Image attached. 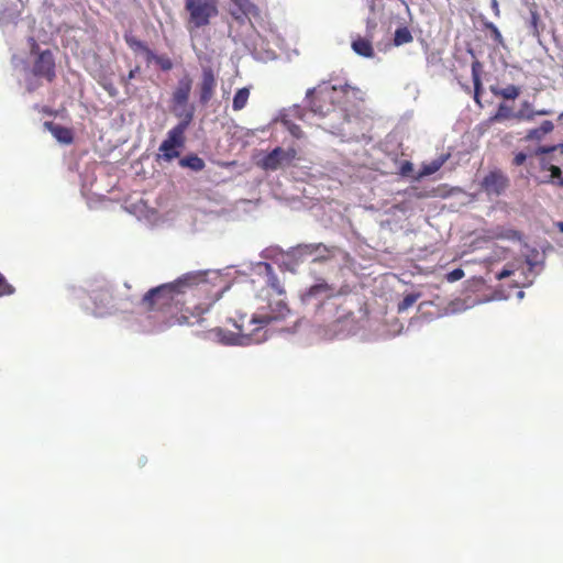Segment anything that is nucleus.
<instances>
[{"mask_svg": "<svg viewBox=\"0 0 563 563\" xmlns=\"http://www.w3.org/2000/svg\"><path fill=\"white\" fill-rule=\"evenodd\" d=\"M509 186V178L501 170L488 173L482 180V188L488 196H500Z\"/></svg>", "mask_w": 563, "mask_h": 563, "instance_id": "nucleus-10", "label": "nucleus"}, {"mask_svg": "<svg viewBox=\"0 0 563 563\" xmlns=\"http://www.w3.org/2000/svg\"><path fill=\"white\" fill-rule=\"evenodd\" d=\"M336 295L338 291L333 285H330L324 279L319 278L313 285L300 294V301L303 306L318 311Z\"/></svg>", "mask_w": 563, "mask_h": 563, "instance_id": "nucleus-5", "label": "nucleus"}, {"mask_svg": "<svg viewBox=\"0 0 563 563\" xmlns=\"http://www.w3.org/2000/svg\"><path fill=\"white\" fill-rule=\"evenodd\" d=\"M412 169V164L410 162H405L400 167V174L402 176H407Z\"/></svg>", "mask_w": 563, "mask_h": 563, "instance_id": "nucleus-45", "label": "nucleus"}, {"mask_svg": "<svg viewBox=\"0 0 563 563\" xmlns=\"http://www.w3.org/2000/svg\"><path fill=\"white\" fill-rule=\"evenodd\" d=\"M306 98L310 99V109L314 114L325 117L336 112L335 103H342L351 98L363 100V92L350 85H331L323 82L317 88L309 89Z\"/></svg>", "mask_w": 563, "mask_h": 563, "instance_id": "nucleus-2", "label": "nucleus"}, {"mask_svg": "<svg viewBox=\"0 0 563 563\" xmlns=\"http://www.w3.org/2000/svg\"><path fill=\"white\" fill-rule=\"evenodd\" d=\"M221 294L222 292H217L216 297L213 298V300L211 302L194 305L192 308L187 307L186 311H190L191 317L199 318L201 314H203L205 312H207L209 310L210 306L213 302L219 300V298L221 297ZM196 322H199V319H197Z\"/></svg>", "mask_w": 563, "mask_h": 563, "instance_id": "nucleus-32", "label": "nucleus"}, {"mask_svg": "<svg viewBox=\"0 0 563 563\" xmlns=\"http://www.w3.org/2000/svg\"><path fill=\"white\" fill-rule=\"evenodd\" d=\"M291 310L284 300L272 301L267 308L258 309V311L249 321L250 324L256 325L255 329L262 332V329L273 322H279L285 320Z\"/></svg>", "mask_w": 563, "mask_h": 563, "instance_id": "nucleus-6", "label": "nucleus"}, {"mask_svg": "<svg viewBox=\"0 0 563 563\" xmlns=\"http://www.w3.org/2000/svg\"><path fill=\"white\" fill-rule=\"evenodd\" d=\"M5 21H7V16H5V14H4V13H2V14L0 15V24L5 23Z\"/></svg>", "mask_w": 563, "mask_h": 563, "instance_id": "nucleus-55", "label": "nucleus"}, {"mask_svg": "<svg viewBox=\"0 0 563 563\" xmlns=\"http://www.w3.org/2000/svg\"><path fill=\"white\" fill-rule=\"evenodd\" d=\"M552 113V110L550 109H540L534 111V118L537 115H550Z\"/></svg>", "mask_w": 563, "mask_h": 563, "instance_id": "nucleus-51", "label": "nucleus"}, {"mask_svg": "<svg viewBox=\"0 0 563 563\" xmlns=\"http://www.w3.org/2000/svg\"><path fill=\"white\" fill-rule=\"evenodd\" d=\"M534 111L532 103L525 100L521 102L520 109L516 112L515 119L518 121L531 122L534 120Z\"/></svg>", "mask_w": 563, "mask_h": 563, "instance_id": "nucleus-29", "label": "nucleus"}, {"mask_svg": "<svg viewBox=\"0 0 563 563\" xmlns=\"http://www.w3.org/2000/svg\"><path fill=\"white\" fill-rule=\"evenodd\" d=\"M12 62L16 66V58L15 57L12 58Z\"/></svg>", "mask_w": 563, "mask_h": 563, "instance_id": "nucleus-58", "label": "nucleus"}, {"mask_svg": "<svg viewBox=\"0 0 563 563\" xmlns=\"http://www.w3.org/2000/svg\"><path fill=\"white\" fill-rule=\"evenodd\" d=\"M103 88L107 90V92L109 93V96L111 97H115L118 95V90L117 88L113 86V84L111 82H107L103 85Z\"/></svg>", "mask_w": 563, "mask_h": 563, "instance_id": "nucleus-47", "label": "nucleus"}, {"mask_svg": "<svg viewBox=\"0 0 563 563\" xmlns=\"http://www.w3.org/2000/svg\"><path fill=\"white\" fill-rule=\"evenodd\" d=\"M21 64H22L23 68H26V63L25 62L21 60Z\"/></svg>", "mask_w": 563, "mask_h": 563, "instance_id": "nucleus-57", "label": "nucleus"}, {"mask_svg": "<svg viewBox=\"0 0 563 563\" xmlns=\"http://www.w3.org/2000/svg\"><path fill=\"white\" fill-rule=\"evenodd\" d=\"M420 298L419 292L407 294L404 299L398 303V312H405Z\"/></svg>", "mask_w": 563, "mask_h": 563, "instance_id": "nucleus-35", "label": "nucleus"}, {"mask_svg": "<svg viewBox=\"0 0 563 563\" xmlns=\"http://www.w3.org/2000/svg\"><path fill=\"white\" fill-rule=\"evenodd\" d=\"M494 96L501 97L506 100H515L520 95V88L515 85H508L505 88L490 87Z\"/></svg>", "mask_w": 563, "mask_h": 563, "instance_id": "nucleus-25", "label": "nucleus"}, {"mask_svg": "<svg viewBox=\"0 0 563 563\" xmlns=\"http://www.w3.org/2000/svg\"><path fill=\"white\" fill-rule=\"evenodd\" d=\"M45 130L51 132V134L56 139V141L60 144L68 145L74 141L73 131L69 128L63 126L60 124H56L51 121H45L43 123Z\"/></svg>", "mask_w": 563, "mask_h": 563, "instance_id": "nucleus-18", "label": "nucleus"}, {"mask_svg": "<svg viewBox=\"0 0 563 563\" xmlns=\"http://www.w3.org/2000/svg\"><path fill=\"white\" fill-rule=\"evenodd\" d=\"M233 325L238 329V332H232L221 328L216 329V340L228 346H249L251 344L263 343L267 340V335H265V333H260L258 329L246 332L244 324L239 323L238 321H235Z\"/></svg>", "mask_w": 563, "mask_h": 563, "instance_id": "nucleus-4", "label": "nucleus"}, {"mask_svg": "<svg viewBox=\"0 0 563 563\" xmlns=\"http://www.w3.org/2000/svg\"><path fill=\"white\" fill-rule=\"evenodd\" d=\"M448 157H449V155H441V156L437 157L435 159H432L429 163L422 164V166L417 175V178L420 179V178H423V177H427V176H430V175H433L434 173H437L443 166V164L446 162Z\"/></svg>", "mask_w": 563, "mask_h": 563, "instance_id": "nucleus-21", "label": "nucleus"}, {"mask_svg": "<svg viewBox=\"0 0 563 563\" xmlns=\"http://www.w3.org/2000/svg\"><path fill=\"white\" fill-rule=\"evenodd\" d=\"M191 88L192 79L188 74L179 78L172 95L173 104L184 106L185 103H188Z\"/></svg>", "mask_w": 563, "mask_h": 563, "instance_id": "nucleus-17", "label": "nucleus"}, {"mask_svg": "<svg viewBox=\"0 0 563 563\" xmlns=\"http://www.w3.org/2000/svg\"><path fill=\"white\" fill-rule=\"evenodd\" d=\"M173 112L180 119L177 124H184V128L188 129L195 114L194 107H189L188 103H185L184 106L173 104Z\"/></svg>", "mask_w": 563, "mask_h": 563, "instance_id": "nucleus-19", "label": "nucleus"}, {"mask_svg": "<svg viewBox=\"0 0 563 563\" xmlns=\"http://www.w3.org/2000/svg\"><path fill=\"white\" fill-rule=\"evenodd\" d=\"M556 148H559V145H552V146H540L537 150L538 154H550L554 152Z\"/></svg>", "mask_w": 563, "mask_h": 563, "instance_id": "nucleus-42", "label": "nucleus"}, {"mask_svg": "<svg viewBox=\"0 0 563 563\" xmlns=\"http://www.w3.org/2000/svg\"><path fill=\"white\" fill-rule=\"evenodd\" d=\"M352 49L362 57L371 58L374 56L371 41L363 37H357L352 42Z\"/></svg>", "mask_w": 563, "mask_h": 563, "instance_id": "nucleus-23", "label": "nucleus"}, {"mask_svg": "<svg viewBox=\"0 0 563 563\" xmlns=\"http://www.w3.org/2000/svg\"><path fill=\"white\" fill-rule=\"evenodd\" d=\"M464 277V271L462 268H455L448 273L446 280L450 283L457 282Z\"/></svg>", "mask_w": 563, "mask_h": 563, "instance_id": "nucleus-41", "label": "nucleus"}, {"mask_svg": "<svg viewBox=\"0 0 563 563\" xmlns=\"http://www.w3.org/2000/svg\"><path fill=\"white\" fill-rule=\"evenodd\" d=\"M526 263L528 265L527 272H522L525 276V280L522 282V287H530L534 278L542 272L544 267V260L539 258V252L536 249L531 250V253L526 256Z\"/></svg>", "mask_w": 563, "mask_h": 563, "instance_id": "nucleus-14", "label": "nucleus"}, {"mask_svg": "<svg viewBox=\"0 0 563 563\" xmlns=\"http://www.w3.org/2000/svg\"><path fill=\"white\" fill-rule=\"evenodd\" d=\"M34 74L52 80L55 77V62L54 56L49 49L43 51L38 54L34 63Z\"/></svg>", "mask_w": 563, "mask_h": 563, "instance_id": "nucleus-15", "label": "nucleus"}, {"mask_svg": "<svg viewBox=\"0 0 563 563\" xmlns=\"http://www.w3.org/2000/svg\"><path fill=\"white\" fill-rule=\"evenodd\" d=\"M514 274V271L512 269H509V268H504L501 272H499L497 275H496V279L497 280H501L506 277H509L510 275Z\"/></svg>", "mask_w": 563, "mask_h": 563, "instance_id": "nucleus-48", "label": "nucleus"}, {"mask_svg": "<svg viewBox=\"0 0 563 563\" xmlns=\"http://www.w3.org/2000/svg\"><path fill=\"white\" fill-rule=\"evenodd\" d=\"M179 147H175L173 145H168L167 143H161L159 145V157L163 158L166 162H170L174 158H177L179 156Z\"/></svg>", "mask_w": 563, "mask_h": 563, "instance_id": "nucleus-33", "label": "nucleus"}, {"mask_svg": "<svg viewBox=\"0 0 563 563\" xmlns=\"http://www.w3.org/2000/svg\"><path fill=\"white\" fill-rule=\"evenodd\" d=\"M155 63L162 68V70H170L173 68V62L168 56L158 55Z\"/></svg>", "mask_w": 563, "mask_h": 563, "instance_id": "nucleus-39", "label": "nucleus"}, {"mask_svg": "<svg viewBox=\"0 0 563 563\" xmlns=\"http://www.w3.org/2000/svg\"><path fill=\"white\" fill-rule=\"evenodd\" d=\"M230 14L240 23L258 15V9L250 0H231Z\"/></svg>", "mask_w": 563, "mask_h": 563, "instance_id": "nucleus-13", "label": "nucleus"}, {"mask_svg": "<svg viewBox=\"0 0 563 563\" xmlns=\"http://www.w3.org/2000/svg\"><path fill=\"white\" fill-rule=\"evenodd\" d=\"M208 272H190L176 282L163 284L150 289L137 302L139 318L133 327L135 331L154 333L178 324H194L190 317L183 313L177 318H168L172 308L186 305V297L202 294L208 290L206 279Z\"/></svg>", "mask_w": 563, "mask_h": 563, "instance_id": "nucleus-1", "label": "nucleus"}, {"mask_svg": "<svg viewBox=\"0 0 563 563\" xmlns=\"http://www.w3.org/2000/svg\"><path fill=\"white\" fill-rule=\"evenodd\" d=\"M255 271L258 275L265 278V284L274 290L277 295H285L284 283L279 279V277L275 274L271 264L265 262H260L255 266Z\"/></svg>", "mask_w": 563, "mask_h": 563, "instance_id": "nucleus-16", "label": "nucleus"}, {"mask_svg": "<svg viewBox=\"0 0 563 563\" xmlns=\"http://www.w3.org/2000/svg\"><path fill=\"white\" fill-rule=\"evenodd\" d=\"M482 64L478 60L472 63V80L474 85V100L479 103V91L482 88L481 81Z\"/></svg>", "mask_w": 563, "mask_h": 563, "instance_id": "nucleus-27", "label": "nucleus"}, {"mask_svg": "<svg viewBox=\"0 0 563 563\" xmlns=\"http://www.w3.org/2000/svg\"><path fill=\"white\" fill-rule=\"evenodd\" d=\"M488 27L492 29L495 40L500 42L501 41V34H500L499 30L494 24H492V23L488 25Z\"/></svg>", "mask_w": 563, "mask_h": 563, "instance_id": "nucleus-49", "label": "nucleus"}, {"mask_svg": "<svg viewBox=\"0 0 563 563\" xmlns=\"http://www.w3.org/2000/svg\"><path fill=\"white\" fill-rule=\"evenodd\" d=\"M319 247H317L318 250ZM316 250V247L310 246V244H300L296 247H291L287 253L286 257L283 261V266L286 269L295 273L296 267L300 262H303L306 258L311 257V251Z\"/></svg>", "mask_w": 563, "mask_h": 563, "instance_id": "nucleus-12", "label": "nucleus"}, {"mask_svg": "<svg viewBox=\"0 0 563 563\" xmlns=\"http://www.w3.org/2000/svg\"><path fill=\"white\" fill-rule=\"evenodd\" d=\"M492 7H493V10L495 11V13L498 14L499 10H498L497 0H492Z\"/></svg>", "mask_w": 563, "mask_h": 563, "instance_id": "nucleus-53", "label": "nucleus"}, {"mask_svg": "<svg viewBox=\"0 0 563 563\" xmlns=\"http://www.w3.org/2000/svg\"><path fill=\"white\" fill-rule=\"evenodd\" d=\"M212 274L214 275L216 278H219V275H217V273L212 272Z\"/></svg>", "mask_w": 563, "mask_h": 563, "instance_id": "nucleus-60", "label": "nucleus"}, {"mask_svg": "<svg viewBox=\"0 0 563 563\" xmlns=\"http://www.w3.org/2000/svg\"><path fill=\"white\" fill-rule=\"evenodd\" d=\"M312 247H320L311 251V257L313 262H322L325 261L331 256V253L333 252V247H329L322 243H313L310 244Z\"/></svg>", "mask_w": 563, "mask_h": 563, "instance_id": "nucleus-30", "label": "nucleus"}, {"mask_svg": "<svg viewBox=\"0 0 563 563\" xmlns=\"http://www.w3.org/2000/svg\"><path fill=\"white\" fill-rule=\"evenodd\" d=\"M186 130L187 129L184 128V124H176L173 129L168 131L166 139L162 143H167L168 145H173L175 147L184 146V134Z\"/></svg>", "mask_w": 563, "mask_h": 563, "instance_id": "nucleus-20", "label": "nucleus"}, {"mask_svg": "<svg viewBox=\"0 0 563 563\" xmlns=\"http://www.w3.org/2000/svg\"><path fill=\"white\" fill-rule=\"evenodd\" d=\"M556 227L559 228V230L563 233V222H558L556 223Z\"/></svg>", "mask_w": 563, "mask_h": 563, "instance_id": "nucleus-56", "label": "nucleus"}, {"mask_svg": "<svg viewBox=\"0 0 563 563\" xmlns=\"http://www.w3.org/2000/svg\"><path fill=\"white\" fill-rule=\"evenodd\" d=\"M523 297H525V291L523 290H519L517 292V298L521 300V299H523Z\"/></svg>", "mask_w": 563, "mask_h": 563, "instance_id": "nucleus-54", "label": "nucleus"}, {"mask_svg": "<svg viewBox=\"0 0 563 563\" xmlns=\"http://www.w3.org/2000/svg\"><path fill=\"white\" fill-rule=\"evenodd\" d=\"M515 114H516V112H514L508 104L499 103V106L497 108V111L490 118V121H493V122H501L504 120L515 119Z\"/></svg>", "mask_w": 563, "mask_h": 563, "instance_id": "nucleus-31", "label": "nucleus"}, {"mask_svg": "<svg viewBox=\"0 0 563 563\" xmlns=\"http://www.w3.org/2000/svg\"><path fill=\"white\" fill-rule=\"evenodd\" d=\"M125 42L129 45V47L132 48L133 51L143 52L146 48V45L144 42L135 38L132 35H125Z\"/></svg>", "mask_w": 563, "mask_h": 563, "instance_id": "nucleus-37", "label": "nucleus"}, {"mask_svg": "<svg viewBox=\"0 0 563 563\" xmlns=\"http://www.w3.org/2000/svg\"><path fill=\"white\" fill-rule=\"evenodd\" d=\"M412 41V35L408 27H398L395 31L394 43L396 46H400Z\"/></svg>", "mask_w": 563, "mask_h": 563, "instance_id": "nucleus-34", "label": "nucleus"}, {"mask_svg": "<svg viewBox=\"0 0 563 563\" xmlns=\"http://www.w3.org/2000/svg\"><path fill=\"white\" fill-rule=\"evenodd\" d=\"M13 292V286L8 284L4 276L0 273V297L12 295Z\"/></svg>", "mask_w": 563, "mask_h": 563, "instance_id": "nucleus-38", "label": "nucleus"}, {"mask_svg": "<svg viewBox=\"0 0 563 563\" xmlns=\"http://www.w3.org/2000/svg\"><path fill=\"white\" fill-rule=\"evenodd\" d=\"M217 82V76L212 67L203 66L201 69L200 82L198 84L200 104L206 106L209 103L214 95Z\"/></svg>", "mask_w": 563, "mask_h": 563, "instance_id": "nucleus-9", "label": "nucleus"}, {"mask_svg": "<svg viewBox=\"0 0 563 563\" xmlns=\"http://www.w3.org/2000/svg\"><path fill=\"white\" fill-rule=\"evenodd\" d=\"M554 129L552 121L545 120L539 128L531 129L526 135V141H541L544 135L551 133Z\"/></svg>", "mask_w": 563, "mask_h": 563, "instance_id": "nucleus-22", "label": "nucleus"}, {"mask_svg": "<svg viewBox=\"0 0 563 563\" xmlns=\"http://www.w3.org/2000/svg\"><path fill=\"white\" fill-rule=\"evenodd\" d=\"M527 159V155L523 152H519L515 155L514 164L516 166L522 165Z\"/></svg>", "mask_w": 563, "mask_h": 563, "instance_id": "nucleus-43", "label": "nucleus"}, {"mask_svg": "<svg viewBox=\"0 0 563 563\" xmlns=\"http://www.w3.org/2000/svg\"><path fill=\"white\" fill-rule=\"evenodd\" d=\"M139 71H140V68H139V67H135V68L131 69V70L129 71L128 76L122 78L123 84H124V85H128V82H129L131 79L135 78V76H136V74H137Z\"/></svg>", "mask_w": 563, "mask_h": 563, "instance_id": "nucleus-44", "label": "nucleus"}, {"mask_svg": "<svg viewBox=\"0 0 563 563\" xmlns=\"http://www.w3.org/2000/svg\"><path fill=\"white\" fill-rule=\"evenodd\" d=\"M30 43H31V51L32 53H35L36 48L38 47L37 44L35 43L34 38L33 37H30Z\"/></svg>", "mask_w": 563, "mask_h": 563, "instance_id": "nucleus-52", "label": "nucleus"}, {"mask_svg": "<svg viewBox=\"0 0 563 563\" xmlns=\"http://www.w3.org/2000/svg\"><path fill=\"white\" fill-rule=\"evenodd\" d=\"M559 147L561 148V152L563 153V144H560Z\"/></svg>", "mask_w": 563, "mask_h": 563, "instance_id": "nucleus-59", "label": "nucleus"}, {"mask_svg": "<svg viewBox=\"0 0 563 563\" xmlns=\"http://www.w3.org/2000/svg\"><path fill=\"white\" fill-rule=\"evenodd\" d=\"M185 10L189 14L187 30L192 33L218 15V0H185Z\"/></svg>", "mask_w": 563, "mask_h": 563, "instance_id": "nucleus-3", "label": "nucleus"}, {"mask_svg": "<svg viewBox=\"0 0 563 563\" xmlns=\"http://www.w3.org/2000/svg\"><path fill=\"white\" fill-rule=\"evenodd\" d=\"M354 98H351L350 101H346V99L341 103L342 106L336 109V112H334L338 115L343 117V121L338 125H331L329 131L332 134L341 135L343 137L352 139L356 137V135L353 133V129L351 128V124L353 123V120H356V117H352L347 112L350 111L347 108V104L351 103Z\"/></svg>", "mask_w": 563, "mask_h": 563, "instance_id": "nucleus-11", "label": "nucleus"}, {"mask_svg": "<svg viewBox=\"0 0 563 563\" xmlns=\"http://www.w3.org/2000/svg\"><path fill=\"white\" fill-rule=\"evenodd\" d=\"M282 122L284 123V125L286 126V129L289 131V133L296 137V139H300L302 136V131L300 129L299 125L290 122L288 119H287V115L284 114L282 115Z\"/></svg>", "mask_w": 563, "mask_h": 563, "instance_id": "nucleus-36", "label": "nucleus"}, {"mask_svg": "<svg viewBox=\"0 0 563 563\" xmlns=\"http://www.w3.org/2000/svg\"><path fill=\"white\" fill-rule=\"evenodd\" d=\"M143 53L146 55V60L150 63V62H155L156 58L158 57L157 54H155L152 49H150L147 46L146 48L143 51Z\"/></svg>", "mask_w": 563, "mask_h": 563, "instance_id": "nucleus-46", "label": "nucleus"}, {"mask_svg": "<svg viewBox=\"0 0 563 563\" xmlns=\"http://www.w3.org/2000/svg\"><path fill=\"white\" fill-rule=\"evenodd\" d=\"M179 165L184 168H189L194 172H200L206 166L205 161L197 156L196 154H191L180 158Z\"/></svg>", "mask_w": 563, "mask_h": 563, "instance_id": "nucleus-26", "label": "nucleus"}, {"mask_svg": "<svg viewBox=\"0 0 563 563\" xmlns=\"http://www.w3.org/2000/svg\"><path fill=\"white\" fill-rule=\"evenodd\" d=\"M91 300L93 303L92 313L96 317H106L117 312L128 311L126 305H118L114 302L113 295L108 288L95 290L91 294Z\"/></svg>", "mask_w": 563, "mask_h": 563, "instance_id": "nucleus-7", "label": "nucleus"}, {"mask_svg": "<svg viewBox=\"0 0 563 563\" xmlns=\"http://www.w3.org/2000/svg\"><path fill=\"white\" fill-rule=\"evenodd\" d=\"M297 156L295 148L275 147L261 159V167L265 170L283 169L291 165Z\"/></svg>", "mask_w": 563, "mask_h": 563, "instance_id": "nucleus-8", "label": "nucleus"}, {"mask_svg": "<svg viewBox=\"0 0 563 563\" xmlns=\"http://www.w3.org/2000/svg\"><path fill=\"white\" fill-rule=\"evenodd\" d=\"M537 22H538V14L537 12H531V26L533 27L534 32H538L537 30Z\"/></svg>", "mask_w": 563, "mask_h": 563, "instance_id": "nucleus-50", "label": "nucleus"}, {"mask_svg": "<svg viewBox=\"0 0 563 563\" xmlns=\"http://www.w3.org/2000/svg\"><path fill=\"white\" fill-rule=\"evenodd\" d=\"M549 170L551 172V175H550L551 179L556 180V184L559 186H563V177H562L561 168L558 166L551 165Z\"/></svg>", "mask_w": 563, "mask_h": 563, "instance_id": "nucleus-40", "label": "nucleus"}, {"mask_svg": "<svg viewBox=\"0 0 563 563\" xmlns=\"http://www.w3.org/2000/svg\"><path fill=\"white\" fill-rule=\"evenodd\" d=\"M249 98L250 89L247 87L238 89L233 97L232 109L234 111H241L247 104Z\"/></svg>", "mask_w": 563, "mask_h": 563, "instance_id": "nucleus-28", "label": "nucleus"}, {"mask_svg": "<svg viewBox=\"0 0 563 563\" xmlns=\"http://www.w3.org/2000/svg\"><path fill=\"white\" fill-rule=\"evenodd\" d=\"M493 238L507 241H521V233L515 229L498 227L493 232Z\"/></svg>", "mask_w": 563, "mask_h": 563, "instance_id": "nucleus-24", "label": "nucleus"}]
</instances>
